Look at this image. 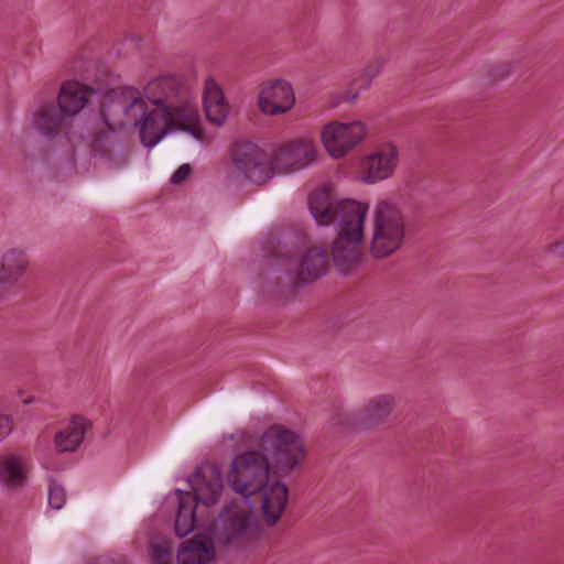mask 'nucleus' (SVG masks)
Listing matches in <instances>:
<instances>
[{
    "label": "nucleus",
    "mask_w": 564,
    "mask_h": 564,
    "mask_svg": "<svg viewBox=\"0 0 564 564\" xmlns=\"http://www.w3.org/2000/svg\"><path fill=\"white\" fill-rule=\"evenodd\" d=\"M104 93L100 106L102 124L109 129L140 127L144 147H154L170 130L189 133L202 140L204 132L197 104L187 80L177 76H161L144 87L147 99L155 106L148 111L140 93L131 87H112L109 78L101 77Z\"/></svg>",
    "instance_id": "obj_1"
},
{
    "label": "nucleus",
    "mask_w": 564,
    "mask_h": 564,
    "mask_svg": "<svg viewBox=\"0 0 564 564\" xmlns=\"http://www.w3.org/2000/svg\"><path fill=\"white\" fill-rule=\"evenodd\" d=\"M304 457L301 436L282 425H272L262 433L257 448L234 458L227 481L241 498L261 494L263 520L268 527H273L286 507L289 489L281 480L268 486L270 473L286 477L301 465Z\"/></svg>",
    "instance_id": "obj_2"
},
{
    "label": "nucleus",
    "mask_w": 564,
    "mask_h": 564,
    "mask_svg": "<svg viewBox=\"0 0 564 564\" xmlns=\"http://www.w3.org/2000/svg\"><path fill=\"white\" fill-rule=\"evenodd\" d=\"M308 209L317 225L337 226L338 238L332 249L334 264L341 272L349 271L361 257L360 242L368 207L352 199H339L333 188L325 186L311 194Z\"/></svg>",
    "instance_id": "obj_3"
},
{
    "label": "nucleus",
    "mask_w": 564,
    "mask_h": 564,
    "mask_svg": "<svg viewBox=\"0 0 564 564\" xmlns=\"http://www.w3.org/2000/svg\"><path fill=\"white\" fill-rule=\"evenodd\" d=\"M293 238L290 234L273 236L265 245V257L282 262L268 269L262 278L261 289L267 295L285 296L297 286L322 278L328 269L329 260L325 248L313 246L294 256Z\"/></svg>",
    "instance_id": "obj_4"
},
{
    "label": "nucleus",
    "mask_w": 564,
    "mask_h": 564,
    "mask_svg": "<svg viewBox=\"0 0 564 564\" xmlns=\"http://www.w3.org/2000/svg\"><path fill=\"white\" fill-rule=\"evenodd\" d=\"M187 482L192 491H175L178 505L174 532L178 538H184L194 530L200 517L199 505H216L224 490L221 471L217 465L210 463L197 467L196 471L188 476Z\"/></svg>",
    "instance_id": "obj_5"
},
{
    "label": "nucleus",
    "mask_w": 564,
    "mask_h": 564,
    "mask_svg": "<svg viewBox=\"0 0 564 564\" xmlns=\"http://www.w3.org/2000/svg\"><path fill=\"white\" fill-rule=\"evenodd\" d=\"M207 532L220 549L240 550L261 535V523L248 499L237 498L221 508Z\"/></svg>",
    "instance_id": "obj_6"
},
{
    "label": "nucleus",
    "mask_w": 564,
    "mask_h": 564,
    "mask_svg": "<svg viewBox=\"0 0 564 564\" xmlns=\"http://www.w3.org/2000/svg\"><path fill=\"white\" fill-rule=\"evenodd\" d=\"M227 176L231 182L261 185L272 177L270 161L263 150L250 141L235 142L230 151Z\"/></svg>",
    "instance_id": "obj_7"
},
{
    "label": "nucleus",
    "mask_w": 564,
    "mask_h": 564,
    "mask_svg": "<svg viewBox=\"0 0 564 564\" xmlns=\"http://www.w3.org/2000/svg\"><path fill=\"white\" fill-rule=\"evenodd\" d=\"M404 237V227L399 210L382 202L378 205L375 216L371 251L377 258L389 256L395 251Z\"/></svg>",
    "instance_id": "obj_8"
},
{
    "label": "nucleus",
    "mask_w": 564,
    "mask_h": 564,
    "mask_svg": "<svg viewBox=\"0 0 564 564\" xmlns=\"http://www.w3.org/2000/svg\"><path fill=\"white\" fill-rule=\"evenodd\" d=\"M365 133L366 129L361 121L330 122L322 131V141L329 154L339 159L357 145Z\"/></svg>",
    "instance_id": "obj_9"
},
{
    "label": "nucleus",
    "mask_w": 564,
    "mask_h": 564,
    "mask_svg": "<svg viewBox=\"0 0 564 564\" xmlns=\"http://www.w3.org/2000/svg\"><path fill=\"white\" fill-rule=\"evenodd\" d=\"M316 160L314 144L308 140H295L282 145L270 160L272 175L293 173L307 167Z\"/></svg>",
    "instance_id": "obj_10"
},
{
    "label": "nucleus",
    "mask_w": 564,
    "mask_h": 564,
    "mask_svg": "<svg viewBox=\"0 0 564 564\" xmlns=\"http://www.w3.org/2000/svg\"><path fill=\"white\" fill-rule=\"evenodd\" d=\"M294 104V90L288 80L276 78L260 85L258 107L263 113L269 116L286 113Z\"/></svg>",
    "instance_id": "obj_11"
},
{
    "label": "nucleus",
    "mask_w": 564,
    "mask_h": 564,
    "mask_svg": "<svg viewBox=\"0 0 564 564\" xmlns=\"http://www.w3.org/2000/svg\"><path fill=\"white\" fill-rule=\"evenodd\" d=\"M116 130L99 123L89 132L88 145L95 158L111 166H122L127 162V153L119 142Z\"/></svg>",
    "instance_id": "obj_12"
},
{
    "label": "nucleus",
    "mask_w": 564,
    "mask_h": 564,
    "mask_svg": "<svg viewBox=\"0 0 564 564\" xmlns=\"http://www.w3.org/2000/svg\"><path fill=\"white\" fill-rule=\"evenodd\" d=\"M101 77L95 79L91 85L78 82H66L62 85L57 102L66 113L75 116L78 113L95 95L104 93V85H100Z\"/></svg>",
    "instance_id": "obj_13"
},
{
    "label": "nucleus",
    "mask_w": 564,
    "mask_h": 564,
    "mask_svg": "<svg viewBox=\"0 0 564 564\" xmlns=\"http://www.w3.org/2000/svg\"><path fill=\"white\" fill-rule=\"evenodd\" d=\"M28 265V254L21 248H11L2 254L0 262V299L11 293L12 289L25 274Z\"/></svg>",
    "instance_id": "obj_14"
},
{
    "label": "nucleus",
    "mask_w": 564,
    "mask_h": 564,
    "mask_svg": "<svg viewBox=\"0 0 564 564\" xmlns=\"http://www.w3.org/2000/svg\"><path fill=\"white\" fill-rule=\"evenodd\" d=\"M217 550L220 546L206 531L183 542L177 549L176 558L178 564H206L215 557Z\"/></svg>",
    "instance_id": "obj_15"
},
{
    "label": "nucleus",
    "mask_w": 564,
    "mask_h": 564,
    "mask_svg": "<svg viewBox=\"0 0 564 564\" xmlns=\"http://www.w3.org/2000/svg\"><path fill=\"white\" fill-rule=\"evenodd\" d=\"M395 408V399L392 394H378L366 401L357 412V422L360 427L368 430L383 424Z\"/></svg>",
    "instance_id": "obj_16"
},
{
    "label": "nucleus",
    "mask_w": 564,
    "mask_h": 564,
    "mask_svg": "<svg viewBox=\"0 0 564 564\" xmlns=\"http://www.w3.org/2000/svg\"><path fill=\"white\" fill-rule=\"evenodd\" d=\"M70 117L58 102L45 104L35 112L34 126L45 137L55 138L67 131Z\"/></svg>",
    "instance_id": "obj_17"
},
{
    "label": "nucleus",
    "mask_w": 564,
    "mask_h": 564,
    "mask_svg": "<svg viewBox=\"0 0 564 564\" xmlns=\"http://www.w3.org/2000/svg\"><path fill=\"white\" fill-rule=\"evenodd\" d=\"M203 105L207 119L216 126H223L226 121L229 106L224 93L213 77L205 80Z\"/></svg>",
    "instance_id": "obj_18"
},
{
    "label": "nucleus",
    "mask_w": 564,
    "mask_h": 564,
    "mask_svg": "<svg viewBox=\"0 0 564 564\" xmlns=\"http://www.w3.org/2000/svg\"><path fill=\"white\" fill-rule=\"evenodd\" d=\"M90 426L89 421L79 415H73L68 425L56 433L54 444L58 452H75L82 444L87 429Z\"/></svg>",
    "instance_id": "obj_19"
},
{
    "label": "nucleus",
    "mask_w": 564,
    "mask_h": 564,
    "mask_svg": "<svg viewBox=\"0 0 564 564\" xmlns=\"http://www.w3.org/2000/svg\"><path fill=\"white\" fill-rule=\"evenodd\" d=\"M395 166V156L392 150L373 153L362 164V181L376 183L389 177Z\"/></svg>",
    "instance_id": "obj_20"
},
{
    "label": "nucleus",
    "mask_w": 564,
    "mask_h": 564,
    "mask_svg": "<svg viewBox=\"0 0 564 564\" xmlns=\"http://www.w3.org/2000/svg\"><path fill=\"white\" fill-rule=\"evenodd\" d=\"M386 64L383 57H377L369 62L361 69L358 77H356L349 85V87L340 96L341 101L355 104L359 98L360 89H369L372 80L379 76Z\"/></svg>",
    "instance_id": "obj_21"
},
{
    "label": "nucleus",
    "mask_w": 564,
    "mask_h": 564,
    "mask_svg": "<svg viewBox=\"0 0 564 564\" xmlns=\"http://www.w3.org/2000/svg\"><path fill=\"white\" fill-rule=\"evenodd\" d=\"M26 481V468L21 457L7 455L0 457V482L8 488L23 487Z\"/></svg>",
    "instance_id": "obj_22"
},
{
    "label": "nucleus",
    "mask_w": 564,
    "mask_h": 564,
    "mask_svg": "<svg viewBox=\"0 0 564 564\" xmlns=\"http://www.w3.org/2000/svg\"><path fill=\"white\" fill-rule=\"evenodd\" d=\"M173 547L174 541L171 536L165 534L153 536L149 544L153 564H172Z\"/></svg>",
    "instance_id": "obj_23"
},
{
    "label": "nucleus",
    "mask_w": 564,
    "mask_h": 564,
    "mask_svg": "<svg viewBox=\"0 0 564 564\" xmlns=\"http://www.w3.org/2000/svg\"><path fill=\"white\" fill-rule=\"evenodd\" d=\"M66 501V490L55 480H51L48 487V503L53 509L59 510Z\"/></svg>",
    "instance_id": "obj_24"
},
{
    "label": "nucleus",
    "mask_w": 564,
    "mask_h": 564,
    "mask_svg": "<svg viewBox=\"0 0 564 564\" xmlns=\"http://www.w3.org/2000/svg\"><path fill=\"white\" fill-rule=\"evenodd\" d=\"M357 412L350 413L347 410L338 409L332 416V423L338 427H360V423L357 422Z\"/></svg>",
    "instance_id": "obj_25"
},
{
    "label": "nucleus",
    "mask_w": 564,
    "mask_h": 564,
    "mask_svg": "<svg viewBox=\"0 0 564 564\" xmlns=\"http://www.w3.org/2000/svg\"><path fill=\"white\" fill-rule=\"evenodd\" d=\"M544 252L557 258H564V237L544 246Z\"/></svg>",
    "instance_id": "obj_26"
},
{
    "label": "nucleus",
    "mask_w": 564,
    "mask_h": 564,
    "mask_svg": "<svg viewBox=\"0 0 564 564\" xmlns=\"http://www.w3.org/2000/svg\"><path fill=\"white\" fill-rule=\"evenodd\" d=\"M192 171V167L189 164L185 163V164H182L174 173L173 175L171 176V183L173 185H180L181 183H183L187 176L189 175Z\"/></svg>",
    "instance_id": "obj_27"
},
{
    "label": "nucleus",
    "mask_w": 564,
    "mask_h": 564,
    "mask_svg": "<svg viewBox=\"0 0 564 564\" xmlns=\"http://www.w3.org/2000/svg\"><path fill=\"white\" fill-rule=\"evenodd\" d=\"M13 430V419L10 415H0V442Z\"/></svg>",
    "instance_id": "obj_28"
},
{
    "label": "nucleus",
    "mask_w": 564,
    "mask_h": 564,
    "mask_svg": "<svg viewBox=\"0 0 564 564\" xmlns=\"http://www.w3.org/2000/svg\"><path fill=\"white\" fill-rule=\"evenodd\" d=\"M113 564H129L123 557L118 556L117 558L110 560Z\"/></svg>",
    "instance_id": "obj_29"
},
{
    "label": "nucleus",
    "mask_w": 564,
    "mask_h": 564,
    "mask_svg": "<svg viewBox=\"0 0 564 564\" xmlns=\"http://www.w3.org/2000/svg\"><path fill=\"white\" fill-rule=\"evenodd\" d=\"M31 402H32V399H31V398H30V399H26V400L24 401V403H25V404H29V403H31Z\"/></svg>",
    "instance_id": "obj_30"
}]
</instances>
